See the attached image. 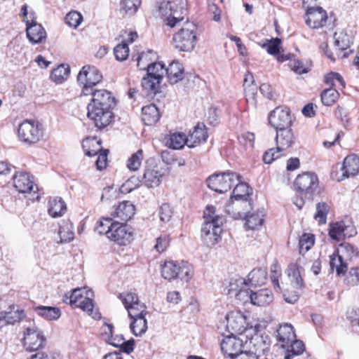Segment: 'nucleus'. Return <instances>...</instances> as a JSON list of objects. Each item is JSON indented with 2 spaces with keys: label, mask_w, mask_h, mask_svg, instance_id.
Instances as JSON below:
<instances>
[{
  "label": "nucleus",
  "mask_w": 359,
  "mask_h": 359,
  "mask_svg": "<svg viewBox=\"0 0 359 359\" xmlns=\"http://www.w3.org/2000/svg\"><path fill=\"white\" fill-rule=\"evenodd\" d=\"M89 95H92V99L87 106V115L96 127L104 128L113 121L112 109L116 106V99L106 89H96Z\"/></svg>",
  "instance_id": "obj_1"
},
{
  "label": "nucleus",
  "mask_w": 359,
  "mask_h": 359,
  "mask_svg": "<svg viewBox=\"0 0 359 359\" xmlns=\"http://www.w3.org/2000/svg\"><path fill=\"white\" fill-rule=\"evenodd\" d=\"M214 213L212 206H208L204 212L205 221L201 229V237L208 246H213L221 240L223 219Z\"/></svg>",
  "instance_id": "obj_2"
},
{
  "label": "nucleus",
  "mask_w": 359,
  "mask_h": 359,
  "mask_svg": "<svg viewBox=\"0 0 359 359\" xmlns=\"http://www.w3.org/2000/svg\"><path fill=\"white\" fill-rule=\"evenodd\" d=\"M276 147L265 151L263 161L265 163H271L283 155V152L292 146L294 142L293 132L290 128L276 130Z\"/></svg>",
  "instance_id": "obj_3"
},
{
  "label": "nucleus",
  "mask_w": 359,
  "mask_h": 359,
  "mask_svg": "<svg viewBox=\"0 0 359 359\" xmlns=\"http://www.w3.org/2000/svg\"><path fill=\"white\" fill-rule=\"evenodd\" d=\"M102 79V74L95 67L83 66L77 76V82L82 88L81 94L88 95L90 93L96 90L95 87Z\"/></svg>",
  "instance_id": "obj_4"
},
{
  "label": "nucleus",
  "mask_w": 359,
  "mask_h": 359,
  "mask_svg": "<svg viewBox=\"0 0 359 359\" xmlns=\"http://www.w3.org/2000/svg\"><path fill=\"white\" fill-rule=\"evenodd\" d=\"M196 27L194 23L187 22L173 36L175 48L180 51L189 52L192 50L196 41Z\"/></svg>",
  "instance_id": "obj_5"
},
{
  "label": "nucleus",
  "mask_w": 359,
  "mask_h": 359,
  "mask_svg": "<svg viewBox=\"0 0 359 359\" xmlns=\"http://www.w3.org/2000/svg\"><path fill=\"white\" fill-rule=\"evenodd\" d=\"M191 266L184 262L177 263L173 261H168L161 268L162 277L168 280L180 278L182 280L188 281L191 274Z\"/></svg>",
  "instance_id": "obj_6"
},
{
  "label": "nucleus",
  "mask_w": 359,
  "mask_h": 359,
  "mask_svg": "<svg viewBox=\"0 0 359 359\" xmlns=\"http://www.w3.org/2000/svg\"><path fill=\"white\" fill-rule=\"evenodd\" d=\"M18 135L20 141L28 144H35L43 136L42 125L38 121L26 119L19 125Z\"/></svg>",
  "instance_id": "obj_7"
},
{
  "label": "nucleus",
  "mask_w": 359,
  "mask_h": 359,
  "mask_svg": "<svg viewBox=\"0 0 359 359\" xmlns=\"http://www.w3.org/2000/svg\"><path fill=\"white\" fill-rule=\"evenodd\" d=\"M236 180H238V175L227 171L212 175L207 179V184L215 192L223 194L231 189Z\"/></svg>",
  "instance_id": "obj_8"
},
{
  "label": "nucleus",
  "mask_w": 359,
  "mask_h": 359,
  "mask_svg": "<svg viewBox=\"0 0 359 359\" xmlns=\"http://www.w3.org/2000/svg\"><path fill=\"white\" fill-rule=\"evenodd\" d=\"M15 188L22 194H31L33 192V200L39 199L37 194L38 187L34 183V177L27 172H17L13 177Z\"/></svg>",
  "instance_id": "obj_9"
},
{
  "label": "nucleus",
  "mask_w": 359,
  "mask_h": 359,
  "mask_svg": "<svg viewBox=\"0 0 359 359\" xmlns=\"http://www.w3.org/2000/svg\"><path fill=\"white\" fill-rule=\"evenodd\" d=\"M318 185V179L316 174L305 172L299 174L294 182V189L302 195L311 196Z\"/></svg>",
  "instance_id": "obj_10"
},
{
  "label": "nucleus",
  "mask_w": 359,
  "mask_h": 359,
  "mask_svg": "<svg viewBox=\"0 0 359 359\" xmlns=\"http://www.w3.org/2000/svg\"><path fill=\"white\" fill-rule=\"evenodd\" d=\"M269 122L276 130L290 128L292 116L289 108L278 107L269 115Z\"/></svg>",
  "instance_id": "obj_11"
},
{
  "label": "nucleus",
  "mask_w": 359,
  "mask_h": 359,
  "mask_svg": "<svg viewBox=\"0 0 359 359\" xmlns=\"http://www.w3.org/2000/svg\"><path fill=\"white\" fill-rule=\"evenodd\" d=\"M23 344L28 351H36L45 346L46 338L36 327H27L24 332Z\"/></svg>",
  "instance_id": "obj_12"
},
{
  "label": "nucleus",
  "mask_w": 359,
  "mask_h": 359,
  "mask_svg": "<svg viewBox=\"0 0 359 359\" xmlns=\"http://www.w3.org/2000/svg\"><path fill=\"white\" fill-rule=\"evenodd\" d=\"M107 238L119 245H126L133 239V236L127 225L115 222Z\"/></svg>",
  "instance_id": "obj_13"
},
{
  "label": "nucleus",
  "mask_w": 359,
  "mask_h": 359,
  "mask_svg": "<svg viewBox=\"0 0 359 359\" xmlns=\"http://www.w3.org/2000/svg\"><path fill=\"white\" fill-rule=\"evenodd\" d=\"M356 230L351 224H346L340 221L330 224L329 236L332 240L340 241L346 238H350L356 234Z\"/></svg>",
  "instance_id": "obj_14"
},
{
  "label": "nucleus",
  "mask_w": 359,
  "mask_h": 359,
  "mask_svg": "<svg viewBox=\"0 0 359 359\" xmlns=\"http://www.w3.org/2000/svg\"><path fill=\"white\" fill-rule=\"evenodd\" d=\"M161 177L162 175L156 168H147L144 170L142 180L132 177L127 181V184L134 183L135 187H137L142 182L147 187L153 188L159 185Z\"/></svg>",
  "instance_id": "obj_15"
},
{
  "label": "nucleus",
  "mask_w": 359,
  "mask_h": 359,
  "mask_svg": "<svg viewBox=\"0 0 359 359\" xmlns=\"http://www.w3.org/2000/svg\"><path fill=\"white\" fill-rule=\"evenodd\" d=\"M220 346L224 355L232 359H235L237 355L243 353V341L233 335L225 337L221 341Z\"/></svg>",
  "instance_id": "obj_16"
},
{
  "label": "nucleus",
  "mask_w": 359,
  "mask_h": 359,
  "mask_svg": "<svg viewBox=\"0 0 359 359\" xmlns=\"http://www.w3.org/2000/svg\"><path fill=\"white\" fill-rule=\"evenodd\" d=\"M306 24L311 29L324 27L327 20V12L321 7L309 8L306 11Z\"/></svg>",
  "instance_id": "obj_17"
},
{
  "label": "nucleus",
  "mask_w": 359,
  "mask_h": 359,
  "mask_svg": "<svg viewBox=\"0 0 359 359\" xmlns=\"http://www.w3.org/2000/svg\"><path fill=\"white\" fill-rule=\"evenodd\" d=\"M250 343L252 346L250 351L257 355L258 359H262V356L266 358L270 351L271 339L268 335L255 334Z\"/></svg>",
  "instance_id": "obj_18"
},
{
  "label": "nucleus",
  "mask_w": 359,
  "mask_h": 359,
  "mask_svg": "<svg viewBox=\"0 0 359 359\" xmlns=\"http://www.w3.org/2000/svg\"><path fill=\"white\" fill-rule=\"evenodd\" d=\"M177 4L170 1H163L161 2L158 6V11L161 16L165 17L168 21L167 25L173 27L175 25L183 20V18H180L177 16Z\"/></svg>",
  "instance_id": "obj_19"
},
{
  "label": "nucleus",
  "mask_w": 359,
  "mask_h": 359,
  "mask_svg": "<svg viewBox=\"0 0 359 359\" xmlns=\"http://www.w3.org/2000/svg\"><path fill=\"white\" fill-rule=\"evenodd\" d=\"M26 33L29 42L32 44L41 43L46 40V32L44 28L36 20L27 21Z\"/></svg>",
  "instance_id": "obj_20"
},
{
  "label": "nucleus",
  "mask_w": 359,
  "mask_h": 359,
  "mask_svg": "<svg viewBox=\"0 0 359 359\" xmlns=\"http://www.w3.org/2000/svg\"><path fill=\"white\" fill-rule=\"evenodd\" d=\"M226 327L236 334H242L246 329L245 317L240 311H232L226 315Z\"/></svg>",
  "instance_id": "obj_21"
},
{
  "label": "nucleus",
  "mask_w": 359,
  "mask_h": 359,
  "mask_svg": "<svg viewBox=\"0 0 359 359\" xmlns=\"http://www.w3.org/2000/svg\"><path fill=\"white\" fill-rule=\"evenodd\" d=\"M187 137V147L194 148L207 141L208 137L206 126L203 123H198Z\"/></svg>",
  "instance_id": "obj_22"
},
{
  "label": "nucleus",
  "mask_w": 359,
  "mask_h": 359,
  "mask_svg": "<svg viewBox=\"0 0 359 359\" xmlns=\"http://www.w3.org/2000/svg\"><path fill=\"white\" fill-rule=\"evenodd\" d=\"M135 212V205L131 202L126 201L119 203L117 206L114 207V210L111 212V216L122 222H126L133 217Z\"/></svg>",
  "instance_id": "obj_23"
},
{
  "label": "nucleus",
  "mask_w": 359,
  "mask_h": 359,
  "mask_svg": "<svg viewBox=\"0 0 359 359\" xmlns=\"http://www.w3.org/2000/svg\"><path fill=\"white\" fill-rule=\"evenodd\" d=\"M341 171L342 177L339 180L357 175L359 172V156L356 154L347 156L344 160Z\"/></svg>",
  "instance_id": "obj_24"
},
{
  "label": "nucleus",
  "mask_w": 359,
  "mask_h": 359,
  "mask_svg": "<svg viewBox=\"0 0 359 359\" xmlns=\"http://www.w3.org/2000/svg\"><path fill=\"white\" fill-rule=\"evenodd\" d=\"M24 316L23 310L16 309L15 306H9L8 311L0 312V327L19 322Z\"/></svg>",
  "instance_id": "obj_25"
},
{
  "label": "nucleus",
  "mask_w": 359,
  "mask_h": 359,
  "mask_svg": "<svg viewBox=\"0 0 359 359\" xmlns=\"http://www.w3.org/2000/svg\"><path fill=\"white\" fill-rule=\"evenodd\" d=\"M296 338L293 327L290 324L280 325L276 330V339L281 347L287 345Z\"/></svg>",
  "instance_id": "obj_26"
},
{
  "label": "nucleus",
  "mask_w": 359,
  "mask_h": 359,
  "mask_svg": "<svg viewBox=\"0 0 359 359\" xmlns=\"http://www.w3.org/2000/svg\"><path fill=\"white\" fill-rule=\"evenodd\" d=\"M162 79H160L159 74L157 76H150L147 74L142 79V87L145 92L146 95H154L160 88V83Z\"/></svg>",
  "instance_id": "obj_27"
},
{
  "label": "nucleus",
  "mask_w": 359,
  "mask_h": 359,
  "mask_svg": "<svg viewBox=\"0 0 359 359\" xmlns=\"http://www.w3.org/2000/svg\"><path fill=\"white\" fill-rule=\"evenodd\" d=\"M165 74L170 83L175 84L181 81L184 76L182 65L178 61H172L168 68H165Z\"/></svg>",
  "instance_id": "obj_28"
},
{
  "label": "nucleus",
  "mask_w": 359,
  "mask_h": 359,
  "mask_svg": "<svg viewBox=\"0 0 359 359\" xmlns=\"http://www.w3.org/2000/svg\"><path fill=\"white\" fill-rule=\"evenodd\" d=\"M273 295L271 291L267 289L259 290L251 292V303L258 306H265L272 302Z\"/></svg>",
  "instance_id": "obj_29"
},
{
  "label": "nucleus",
  "mask_w": 359,
  "mask_h": 359,
  "mask_svg": "<svg viewBox=\"0 0 359 359\" xmlns=\"http://www.w3.org/2000/svg\"><path fill=\"white\" fill-rule=\"evenodd\" d=\"M160 118V114L155 104H151L142 108V120L145 125L151 126Z\"/></svg>",
  "instance_id": "obj_30"
},
{
  "label": "nucleus",
  "mask_w": 359,
  "mask_h": 359,
  "mask_svg": "<svg viewBox=\"0 0 359 359\" xmlns=\"http://www.w3.org/2000/svg\"><path fill=\"white\" fill-rule=\"evenodd\" d=\"M236 184L233 190V194L230 197V201L235 200L247 201L252 192V189L245 182L241 181V176L238 175V180H236Z\"/></svg>",
  "instance_id": "obj_31"
},
{
  "label": "nucleus",
  "mask_w": 359,
  "mask_h": 359,
  "mask_svg": "<svg viewBox=\"0 0 359 359\" xmlns=\"http://www.w3.org/2000/svg\"><path fill=\"white\" fill-rule=\"evenodd\" d=\"M283 348L286 350L285 359H293L305 351V346L303 341L296 339V338Z\"/></svg>",
  "instance_id": "obj_32"
},
{
  "label": "nucleus",
  "mask_w": 359,
  "mask_h": 359,
  "mask_svg": "<svg viewBox=\"0 0 359 359\" xmlns=\"http://www.w3.org/2000/svg\"><path fill=\"white\" fill-rule=\"evenodd\" d=\"M34 310L38 316L47 320H57L61 316L60 309L57 307L38 306Z\"/></svg>",
  "instance_id": "obj_33"
},
{
  "label": "nucleus",
  "mask_w": 359,
  "mask_h": 359,
  "mask_svg": "<svg viewBox=\"0 0 359 359\" xmlns=\"http://www.w3.org/2000/svg\"><path fill=\"white\" fill-rule=\"evenodd\" d=\"M66 204L61 198H50L48 201V212L52 217L62 216L66 211Z\"/></svg>",
  "instance_id": "obj_34"
},
{
  "label": "nucleus",
  "mask_w": 359,
  "mask_h": 359,
  "mask_svg": "<svg viewBox=\"0 0 359 359\" xmlns=\"http://www.w3.org/2000/svg\"><path fill=\"white\" fill-rule=\"evenodd\" d=\"M70 74V68L68 65L61 64L52 70L50 78L52 81L60 84L66 81Z\"/></svg>",
  "instance_id": "obj_35"
},
{
  "label": "nucleus",
  "mask_w": 359,
  "mask_h": 359,
  "mask_svg": "<svg viewBox=\"0 0 359 359\" xmlns=\"http://www.w3.org/2000/svg\"><path fill=\"white\" fill-rule=\"evenodd\" d=\"M82 146L86 155L88 156H96L102 151L101 142L95 137L86 138L83 141Z\"/></svg>",
  "instance_id": "obj_36"
},
{
  "label": "nucleus",
  "mask_w": 359,
  "mask_h": 359,
  "mask_svg": "<svg viewBox=\"0 0 359 359\" xmlns=\"http://www.w3.org/2000/svg\"><path fill=\"white\" fill-rule=\"evenodd\" d=\"M131 320L130 328L133 334L136 336H142L147 330V321L145 316L130 318Z\"/></svg>",
  "instance_id": "obj_37"
},
{
  "label": "nucleus",
  "mask_w": 359,
  "mask_h": 359,
  "mask_svg": "<svg viewBox=\"0 0 359 359\" xmlns=\"http://www.w3.org/2000/svg\"><path fill=\"white\" fill-rule=\"evenodd\" d=\"M58 233L60 238V243H69L74 239V233L72 223L69 220H64L60 225Z\"/></svg>",
  "instance_id": "obj_38"
},
{
  "label": "nucleus",
  "mask_w": 359,
  "mask_h": 359,
  "mask_svg": "<svg viewBox=\"0 0 359 359\" xmlns=\"http://www.w3.org/2000/svg\"><path fill=\"white\" fill-rule=\"evenodd\" d=\"M330 265L332 270L336 269L338 276L344 275L347 271V265L344 258L339 253L334 252L330 256Z\"/></svg>",
  "instance_id": "obj_39"
},
{
  "label": "nucleus",
  "mask_w": 359,
  "mask_h": 359,
  "mask_svg": "<svg viewBox=\"0 0 359 359\" xmlns=\"http://www.w3.org/2000/svg\"><path fill=\"white\" fill-rule=\"evenodd\" d=\"M267 273L265 269L262 268L254 269L248 276V280L252 286L264 285L266 280Z\"/></svg>",
  "instance_id": "obj_40"
},
{
  "label": "nucleus",
  "mask_w": 359,
  "mask_h": 359,
  "mask_svg": "<svg viewBox=\"0 0 359 359\" xmlns=\"http://www.w3.org/2000/svg\"><path fill=\"white\" fill-rule=\"evenodd\" d=\"M156 59V54L152 50H148L146 52H142L136 58L137 65L140 69L144 70L147 65Z\"/></svg>",
  "instance_id": "obj_41"
},
{
  "label": "nucleus",
  "mask_w": 359,
  "mask_h": 359,
  "mask_svg": "<svg viewBox=\"0 0 359 359\" xmlns=\"http://www.w3.org/2000/svg\"><path fill=\"white\" fill-rule=\"evenodd\" d=\"M337 252L346 259H352L357 257L359 255L358 248L348 243L340 244Z\"/></svg>",
  "instance_id": "obj_42"
},
{
  "label": "nucleus",
  "mask_w": 359,
  "mask_h": 359,
  "mask_svg": "<svg viewBox=\"0 0 359 359\" xmlns=\"http://www.w3.org/2000/svg\"><path fill=\"white\" fill-rule=\"evenodd\" d=\"M86 292L87 296L81 300L77 306L83 311L87 312L88 314L92 316L94 319L100 318V314L98 312L94 311V304L93 299L89 297L88 292Z\"/></svg>",
  "instance_id": "obj_43"
},
{
  "label": "nucleus",
  "mask_w": 359,
  "mask_h": 359,
  "mask_svg": "<svg viewBox=\"0 0 359 359\" xmlns=\"http://www.w3.org/2000/svg\"><path fill=\"white\" fill-rule=\"evenodd\" d=\"M322 103L325 106H332L335 103L339 97V93L336 88H330L325 89L320 94Z\"/></svg>",
  "instance_id": "obj_44"
},
{
  "label": "nucleus",
  "mask_w": 359,
  "mask_h": 359,
  "mask_svg": "<svg viewBox=\"0 0 359 359\" xmlns=\"http://www.w3.org/2000/svg\"><path fill=\"white\" fill-rule=\"evenodd\" d=\"M187 137L184 133H173L167 141V144L173 149H180L184 144L187 145Z\"/></svg>",
  "instance_id": "obj_45"
},
{
  "label": "nucleus",
  "mask_w": 359,
  "mask_h": 359,
  "mask_svg": "<svg viewBox=\"0 0 359 359\" xmlns=\"http://www.w3.org/2000/svg\"><path fill=\"white\" fill-rule=\"evenodd\" d=\"M264 215L262 212H257L247 215L245 219V226L248 229H255L259 226H261L264 222Z\"/></svg>",
  "instance_id": "obj_46"
},
{
  "label": "nucleus",
  "mask_w": 359,
  "mask_h": 359,
  "mask_svg": "<svg viewBox=\"0 0 359 359\" xmlns=\"http://www.w3.org/2000/svg\"><path fill=\"white\" fill-rule=\"evenodd\" d=\"M115 222H113L110 217H102L97 221L95 227V231L100 235H105L107 237L109 236V231H111L112 226Z\"/></svg>",
  "instance_id": "obj_47"
},
{
  "label": "nucleus",
  "mask_w": 359,
  "mask_h": 359,
  "mask_svg": "<svg viewBox=\"0 0 359 359\" xmlns=\"http://www.w3.org/2000/svg\"><path fill=\"white\" fill-rule=\"evenodd\" d=\"M83 290L78 287L72 290L70 292L65 293L62 299L63 302L70 305H76V303H79L80 300L84 298L83 297Z\"/></svg>",
  "instance_id": "obj_48"
},
{
  "label": "nucleus",
  "mask_w": 359,
  "mask_h": 359,
  "mask_svg": "<svg viewBox=\"0 0 359 359\" xmlns=\"http://www.w3.org/2000/svg\"><path fill=\"white\" fill-rule=\"evenodd\" d=\"M142 160L143 151L139 149L128 159L126 166L130 171H136L140 168Z\"/></svg>",
  "instance_id": "obj_49"
},
{
  "label": "nucleus",
  "mask_w": 359,
  "mask_h": 359,
  "mask_svg": "<svg viewBox=\"0 0 359 359\" xmlns=\"http://www.w3.org/2000/svg\"><path fill=\"white\" fill-rule=\"evenodd\" d=\"M334 44L340 50H346L348 48L352 43L348 35L344 32L337 33L334 34Z\"/></svg>",
  "instance_id": "obj_50"
},
{
  "label": "nucleus",
  "mask_w": 359,
  "mask_h": 359,
  "mask_svg": "<svg viewBox=\"0 0 359 359\" xmlns=\"http://www.w3.org/2000/svg\"><path fill=\"white\" fill-rule=\"evenodd\" d=\"M314 244V236L313 234L304 233L299 241V253L304 254L309 251Z\"/></svg>",
  "instance_id": "obj_51"
},
{
  "label": "nucleus",
  "mask_w": 359,
  "mask_h": 359,
  "mask_svg": "<svg viewBox=\"0 0 359 359\" xmlns=\"http://www.w3.org/2000/svg\"><path fill=\"white\" fill-rule=\"evenodd\" d=\"M127 311L130 318L145 316L147 313V306L144 303L140 301L132 306L130 305L129 308L127 309Z\"/></svg>",
  "instance_id": "obj_52"
},
{
  "label": "nucleus",
  "mask_w": 359,
  "mask_h": 359,
  "mask_svg": "<svg viewBox=\"0 0 359 359\" xmlns=\"http://www.w3.org/2000/svg\"><path fill=\"white\" fill-rule=\"evenodd\" d=\"M141 4V0H121V10L129 15L135 14Z\"/></svg>",
  "instance_id": "obj_53"
},
{
  "label": "nucleus",
  "mask_w": 359,
  "mask_h": 359,
  "mask_svg": "<svg viewBox=\"0 0 359 359\" xmlns=\"http://www.w3.org/2000/svg\"><path fill=\"white\" fill-rule=\"evenodd\" d=\"M144 70H147L148 75L157 76V74H159L160 79H163L165 72V67L163 63L154 62L147 65Z\"/></svg>",
  "instance_id": "obj_54"
},
{
  "label": "nucleus",
  "mask_w": 359,
  "mask_h": 359,
  "mask_svg": "<svg viewBox=\"0 0 359 359\" xmlns=\"http://www.w3.org/2000/svg\"><path fill=\"white\" fill-rule=\"evenodd\" d=\"M281 41L278 38H272L271 40H266V42L262 45V48H266L269 54L276 55L279 53Z\"/></svg>",
  "instance_id": "obj_55"
},
{
  "label": "nucleus",
  "mask_w": 359,
  "mask_h": 359,
  "mask_svg": "<svg viewBox=\"0 0 359 359\" xmlns=\"http://www.w3.org/2000/svg\"><path fill=\"white\" fill-rule=\"evenodd\" d=\"M329 211V206L325 203H318L316 205V212L314 218L320 224H325L327 215Z\"/></svg>",
  "instance_id": "obj_56"
},
{
  "label": "nucleus",
  "mask_w": 359,
  "mask_h": 359,
  "mask_svg": "<svg viewBox=\"0 0 359 359\" xmlns=\"http://www.w3.org/2000/svg\"><path fill=\"white\" fill-rule=\"evenodd\" d=\"M83 17L80 13L73 11L67 13L65 18V22L72 27L76 28L82 22Z\"/></svg>",
  "instance_id": "obj_57"
},
{
  "label": "nucleus",
  "mask_w": 359,
  "mask_h": 359,
  "mask_svg": "<svg viewBox=\"0 0 359 359\" xmlns=\"http://www.w3.org/2000/svg\"><path fill=\"white\" fill-rule=\"evenodd\" d=\"M114 53L115 57L117 60H118V61L126 60L129 55V48L128 46V44L124 42H123L120 44H118L114 48Z\"/></svg>",
  "instance_id": "obj_58"
},
{
  "label": "nucleus",
  "mask_w": 359,
  "mask_h": 359,
  "mask_svg": "<svg viewBox=\"0 0 359 359\" xmlns=\"http://www.w3.org/2000/svg\"><path fill=\"white\" fill-rule=\"evenodd\" d=\"M119 298L126 309L129 308L130 305L132 306L140 301L137 294L133 292H127L126 294H121Z\"/></svg>",
  "instance_id": "obj_59"
},
{
  "label": "nucleus",
  "mask_w": 359,
  "mask_h": 359,
  "mask_svg": "<svg viewBox=\"0 0 359 359\" xmlns=\"http://www.w3.org/2000/svg\"><path fill=\"white\" fill-rule=\"evenodd\" d=\"M158 214L161 222H168L172 217V210L169 204L163 203L159 208Z\"/></svg>",
  "instance_id": "obj_60"
},
{
  "label": "nucleus",
  "mask_w": 359,
  "mask_h": 359,
  "mask_svg": "<svg viewBox=\"0 0 359 359\" xmlns=\"http://www.w3.org/2000/svg\"><path fill=\"white\" fill-rule=\"evenodd\" d=\"M109 153L108 149L102 150L97 156V158L95 161L96 167L97 170H102L104 169L107 166V154Z\"/></svg>",
  "instance_id": "obj_61"
},
{
  "label": "nucleus",
  "mask_w": 359,
  "mask_h": 359,
  "mask_svg": "<svg viewBox=\"0 0 359 359\" xmlns=\"http://www.w3.org/2000/svg\"><path fill=\"white\" fill-rule=\"evenodd\" d=\"M271 279L274 289L276 290H280V287L278 282V278L280 276V273L278 271V266L276 264H274L271 266Z\"/></svg>",
  "instance_id": "obj_62"
},
{
  "label": "nucleus",
  "mask_w": 359,
  "mask_h": 359,
  "mask_svg": "<svg viewBox=\"0 0 359 359\" xmlns=\"http://www.w3.org/2000/svg\"><path fill=\"white\" fill-rule=\"evenodd\" d=\"M169 245V239L168 236H159L156 238V243L154 245V249L158 252H162L164 250H166V248Z\"/></svg>",
  "instance_id": "obj_63"
},
{
  "label": "nucleus",
  "mask_w": 359,
  "mask_h": 359,
  "mask_svg": "<svg viewBox=\"0 0 359 359\" xmlns=\"http://www.w3.org/2000/svg\"><path fill=\"white\" fill-rule=\"evenodd\" d=\"M290 67L294 72L299 74H302L308 72L307 69L304 67L303 63L298 60H290Z\"/></svg>",
  "instance_id": "obj_64"
}]
</instances>
